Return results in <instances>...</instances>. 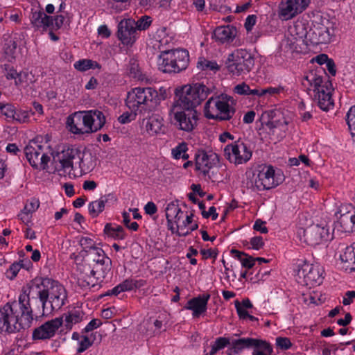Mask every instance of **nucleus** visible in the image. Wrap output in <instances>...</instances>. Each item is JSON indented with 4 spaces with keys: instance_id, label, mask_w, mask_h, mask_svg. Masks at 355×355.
<instances>
[{
    "instance_id": "nucleus-60",
    "label": "nucleus",
    "mask_w": 355,
    "mask_h": 355,
    "mask_svg": "<svg viewBox=\"0 0 355 355\" xmlns=\"http://www.w3.org/2000/svg\"><path fill=\"white\" fill-rule=\"evenodd\" d=\"M234 92L239 95H249L250 87L245 83L236 85Z\"/></svg>"
},
{
    "instance_id": "nucleus-18",
    "label": "nucleus",
    "mask_w": 355,
    "mask_h": 355,
    "mask_svg": "<svg viewBox=\"0 0 355 355\" xmlns=\"http://www.w3.org/2000/svg\"><path fill=\"white\" fill-rule=\"evenodd\" d=\"M275 170L272 166L264 167L258 173L254 180V186L259 191L268 190L278 185L275 180Z\"/></svg>"
},
{
    "instance_id": "nucleus-39",
    "label": "nucleus",
    "mask_w": 355,
    "mask_h": 355,
    "mask_svg": "<svg viewBox=\"0 0 355 355\" xmlns=\"http://www.w3.org/2000/svg\"><path fill=\"white\" fill-rule=\"evenodd\" d=\"M64 322L67 328L71 329L73 324L80 322L83 317V313L80 310H72L64 314Z\"/></svg>"
},
{
    "instance_id": "nucleus-42",
    "label": "nucleus",
    "mask_w": 355,
    "mask_h": 355,
    "mask_svg": "<svg viewBox=\"0 0 355 355\" xmlns=\"http://www.w3.org/2000/svg\"><path fill=\"white\" fill-rule=\"evenodd\" d=\"M107 200L100 199L98 200L91 202L89 204V212L92 216V217L94 218L98 216V214L104 210L105 204Z\"/></svg>"
},
{
    "instance_id": "nucleus-33",
    "label": "nucleus",
    "mask_w": 355,
    "mask_h": 355,
    "mask_svg": "<svg viewBox=\"0 0 355 355\" xmlns=\"http://www.w3.org/2000/svg\"><path fill=\"white\" fill-rule=\"evenodd\" d=\"M288 31L301 41L304 44H307L309 38V31H307L305 24L302 21L296 22L293 26H289Z\"/></svg>"
},
{
    "instance_id": "nucleus-46",
    "label": "nucleus",
    "mask_w": 355,
    "mask_h": 355,
    "mask_svg": "<svg viewBox=\"0 0 355 355\" xmlns=\"http://www.w3.org/2000/svg\"><path fill=\"white\" fill-rule=\"evenodd\" d=\"M340 257L343 262L355 266V252L353 244L351 246L347 247Z\"/></svg>"
},
{
    "instance_id": "nucleus-12",
    "label": "nucleus",
    "mask_w": 355,
    "mask_h": 355,
    "mask_svg": "<svg viewBox=\"0 0 355 355\" xmlns=\"http://www.w3.org/2000/svg\"><path fill=\"white\" fill-rule=\"evenodd\" d=\"M330 239L329 229L318 224H313L303 230L304 242L311 246L319 245Z\"/></svg>"
},
{
    "instance_id": "nucleus-61",
    "label": "nucleus",
    "mask_w": 355,
    "mask_h": 355,
    "mask_svg": "<svg viewBox=\"0 0 355 355\" xmlns=\"http://www.w3.org/2000/svg\"><path fill=\"white\" fill-rule=\"evenodd\" d=\"M235 307L241 319L247 318V316L249 315V313L246 311V309H244V307L241 306V303L238 300L235 301Z\"/></svg>"
},
{
    "instance_id": "nucleus-15",
    "label": "nucleus",
    "mask_w": 355,
    "mask_h": 355,
    "mask_svg": "<svg viewBox=\"0 0 355 355\" xmlns=\"http://www.w3.org/2000/svg\"><path fill=\"white\" fill-rule=\"evenodd\" d=\"M137 35L135 20L128 19L120 21L118 25L117 36L123 44L132 46L136 41Z\"/></svg>"
},
{
    "instance_id": "nucleus-47",
    "label": "nucleus",
    "mask_w": 355,
    "mask_h": 355,
    "mask_svg": "<svg viewBox=\"0 0 355 355\" xmlns=\"http://www.w3.org/2000/svg\"><path fill=\"white\" fill-rule=\"evenodd\" d=\"M197 67L201 70H219V66L215 61H210L204 58H200L197 63Z\"/></svg>"
},
{
    "instance_id": "nucleus-64",
    "label": "nucleus",
    "mask_w": 355,
    "mask_h": 355,
    "mask_svg": "<svg viewBox=\"0 0 355 355\" xmlns=\"http://www.w3.org/2000/svg\"><path fill=\"white\" fill-rule=\"evenodd\" d=\"M283 91V87H269L265 89H263V91L261 92L262 94L264 95H269V96H274L275 94H277Z\"/></svg>"
},
{
    "instance_id": "nucleus-24",
    "label": "nucleus",
    "mask_w": 355,
    "mask_h": 355,
    "mask_svg": "<svg viewBox=\"0 0 355 355\" xmlns=\"http://www.w3.org/2000/svg\"><path fill=\"white\" fill-rule=\"evenodd\" d=\"M175 62L170 50L161 51L157 60L158 69L164 73H179Z\"/></svg>"
},
{
    "instance_id": "nucleus-29",
    "label": "nucleus",
    "mask_w": 355,
    "mask_h": 355,
    "mask_svg": "<svg viewBox=\"0 0 355 355\" xmlns=\"http://www.w3.org/2000/svg\"><path fill=\"white\" fill-rule=\"evenodd\" d=\"M340 214L338 223L340 224L342 231L345 232H351L355 230V214L351 211L342 213L340 209L338 213Z\"/></svg>"
},
{
    "instance_id": "nucleus-22",
    "label": "nucleus",
    "mask_w": 355,
    "mask_h": 355,
    "mask_svg": "<svg viewBox=\"0 0 355 355\" xmlns=\"http://www.w3.org/2000/svg\"><path fill=\"white\" fill-rule=\"evenodd\" d=\"M331 33L328 27L324 25L314 26L309 31V41L312 44H327L330 42Z\"/></svg>"
},
{
    "instance_id": "nucleus-13",
    "label": "nucleus",
    "mask_w": 355,
    "mask_h": 355,
    "mask_svg": "<svg viewBox=\"0 0 355 355\" xmlns=\"http://www.w3.org/2000/svg\"><path fill=\"white\" fill-rule=\"evenodd\" d=\"M310 0H282L279 6V15L283 20H288L302 12Z\"/></svg>"
},
{
    "instance_id": "nucleus-27",
    "label": "nucleus",
    "mask_w": 355,
    "mask_h": 355,
    "mask_svg": "<svg viewBox=\"0 0 355 355\" xmlns=\"http://www.w3.org/2000/svg\"><path fill=\"white\" fill-rule=\"evenodd\" d=\"M314 93L313 100L321 110L328 111L334 107L331 92H326L324 87H322Z\"/></svg>"
},
{
    "instance_id": "nucleus-16",
    "label": "nucleus",
    "mask_w": 355,
    "mask_h": 355,
    "mask_svg": "<svg viewBox=\"0 0 355 355\" xmlns=\"http://www.w3.org/2000/svg\"><path fill=\"white\" fill-rule=\"evenodd\" d=\"M62 324V317L47 321L38 328L35 329L33 332V338L34 340L49 339L55 335Z\"/></svg>"
},
{
    "instance_id": "nucleus-35",
    "label": "nucleus",
    "mask_w": 355,
    "mask_h": 355,
    "mask_svg": "<svg viewBox=\"0 0 355 355\" xmlns=\"http://www.w3.org/2000/svg\"><path fill=\"white\" fill-rule=\"evenodd\" d=\"M304 44L301 41L298 40L291 33L287 31L285 35V39L282 41V46L290 52H300L301 51V45Z\"/></svg>"
},
{
    "instance_id": "nucleus-34",
    "label": "nucleus",
    "mask_w": 355,
    "mask_h": 355,
    "mask_svg": "<svg viewBox=\"0 0 355 355\" xmlns=\"http://www.w3.org/2000/svg\"><path fill=\"white\" fill-rule=\"evenodd\" d=\"M323 83L322 78L320 75H318L316 73L311 71L306 76H305L302 80V84L304 87H306L307 89H310V87H313V92L320 89L324 87L322 85Z\"/></svg>"
},
{
    "instance_id": "nucleus-51",
    "label": "nucleus",
    "mask_w": 355,
    "mask_h": 355,
    "mask_svg": "<svg viewBox=\"0 0 355 355\" xmlns=\"http://www.w3.org/2000/svg\"><path fill=\"white\" fill-rule=\"evenodd\" d=\"M0 112L3 115L12 119L16 112L15 107L12 105L3 103H0Z\"/></svg>"
},
{
    "instance_id": "nucleus-26",
    "label": "nucleus",
    "mask_w": 355,
    "mask_h": 355,
    "mask_svg": "<svg viewBox=\"0 0 355 355\" xmlns=\"http://www.w3.org/2000/svg\"><path fill=\"white\" fill-rule=\"evenodd\" d=\"M142 125L145 126L146 130L149 135L154 136L162 131L163 119L157 114H153L148 118L144 119Z\"/></svg>"
},
{
    "instance_id": "nucleus-54",
    "label": "nucleus",
    "mask_w": 355,
    "mask_h": 355,
    "mask_svg": "<svg viewBox=\"0 0 355 355\" xmlns=\"http://www.w3.org/2000/svg\"><path fill=\"white\" fill-rule=\"evenodd\" d=\"M80 245L83 248V250L86 253H89L93 248H96L92 243V240L88 237H83L80 240Z\"/></svg>"
},
{
    "instance_id": "nucleus-17",
    "label": "nucleus",
    "mask_w": 355,
    "mask_h": 355,
    "mask_svg": "<svg viewBox=\"0 0 355 355\" xmlns=\"http://www.w3.org/2000/svg\"><path fill=\"white\" fill-rule=\"evenodd\" d=\"M196 168L201 171L206 175L209 170L219 162V157L216 153L207 154L204 150H198L195 155Z\"/></svg>"
},
{
    "instance_id": "nucleus-3",
    "label": "nucleus",
    "mask_w": 355,
    "mask_h": 355,
    "mask_svg": "<svg viewBox=\"0 0 355 355\" xmlns=\"http://www.w3.org/2000/svg\"><path fill=\"white\" fill-rule=\"evenodd\" d=\"M211 89L201 83L183 86L180 90L176 89L175 94L178 99L173 104L182 107L195 109L202 101L207 98Z\"/></svg>"
},
{
    "instance_id": "nucleus-1",
    "label": "nucleus",
    "mask_w": 355,
    "mask_h": 355,
    "mask_svg": "<svg viewBox=\"0 0 355 355\" xmlns=\"http://www.w3.org/2000/svg\"><path fill=\"white\" fill-rule=\"evenodd\" d=\"M33 320V310L26 291L18 301L6 303L0 309V334H14L31 327Z\"/></svg>"
},
{
    "instance_id": "nucleus-21",
    "label": "nucleus",
    "mask_w": 355,
    "mask_h": 355,
    "mask_svg": "<svg viewBox=\"0 0 355 355\" xmlns=\"http://www.w3.org/2000/svg\"><path fill=\"white\" fill-rule=\"evenodd\" d=\"M87 130L90 133L99 130L105 123V117L101 111L94 110L85 111Z\"/></svg>"
},
{
    "instance_id": "nucleus-56",
    "label": "nucleus",
    "mask_w": 355,
    "mask_h": 355,
    "mask_svg": "<svg viewBox=\"0 0 355 355\" xmlns=\"http://www.w3.org/2000/svg\"><path fill=\"white\" fill-rule=\"evenodd\" d=\"M276 343L281 349L286 350L289 349L292 343L289 338L286 337H278L276 338Z\"/></svg>"
},
{
    "instance_id": "nucleus-58",
    "label": "nucleus",
    "mask_w": 355,
    "mask_h": 355,
    "mask_svg": "<svg viewBox=\"0 0 355 355\" xmlns=\"http://www.w3.org/2000/svg\"><path fill=\"white\" fill-rule=\"evenodd\" d=\"M30 117L28 111H16L14 119L19 123H26L28 121Z\"/></svg>"
},
{
    "instance_id": "nucleus-23",
    "label": "nucleus",
    "mask_w": 355,
    "mask_h": 355,
    "mask_svg": "<svg viewBox=\"0 0 355 355\" xmlns=\"http://www.w3.org/2000/svg\"><path fill=\"white\" fill-rule=\"evenodd\" d=\"M209 298L210 295L209 294L193 297L188 301L185 308L193 311L194 318H198L200 315L206 311Z\"/></svg>"
},
{
    "instance_id": "nucleus-9",
    "label": "nucleus",
    "mask_w": 355,
    "mask_h": 355,
    "mask_svg": "<svg viewBox=\"0 0 355 355\" xmlns=\"http://www.w3.org/2000/svg\"><path fill=\"white\" fill-rule=\"evenodd\" d=\"M52 162L58 171L73 169V161L79 157L81 152L76 148L64 146L60 151L52 153Z\"/></svg>"
},
{
    "instance_id": "nucleus-28",
    "label": "nucleus",
    "mask_w": 355,
    "mask_h": 355,
    "mask_svg": "<svg viewBox=\"0 0 355 355\" xmlns=\"http://www.w3.org/2000/svg\"><path fill=\"white\" fill-rule=\"evenodd\" d=\"M170 52L174 62H175V65L178 68L179 73L185 70L189 63V52L184 49L170 50Z\"/></svg>"
},
{
    "instance_id": "nucleus-20",
    "label": "nucleus",
    "mask_w": 355,
    "mask_h": 355,
    "mask_svg": "<svg viewBox=\"0 0 355 355\" xmlns=\"http://www.w3.org/2000/svg\"><path fill=\"white\" fill-rule=\"evenodd\" d=\"M78 270L80 272L78 277V284L81 287H86L92 285L95 286L94 279H95V271L94 270V265L89 263H85L79 265Z\"/></svg>"
},
{
    "instance_id": "nucleus-25",
    "label": "nucleus",
    "mask_w": 355,
    "mask_h": 355,
    "mask_svg": "<svg viewBox=\"0 0 355 355\" xmlns=\"http://www.w3.org/2000/svg\"><path fill=\"white\" fill-rule=\"evenodd\" d=\"M236 28L233 26L217 27L214 31V37L220 43H229L233 41L236 35Z\"/></svg>"
},
{
    "instance_id": "nucleus-32",
    "label": "nucleus",
    "mask_w": 355,
    "mask_h": 355,
    "mask_svg": "<svg viewBox=\"0 0 355 355\" xmlns=\"http://www.w3.org/2000/svg\"><path fill=\"white\" fill-rule=\"evenodd\" d=\"M31 21L33 25L37 28H45L53 25L52 17L48 16L41 10L32 12Z\"/></svg>"
},
{
    "instance_id": "nucleus-41",
    "label": "nucleus",
    "mask_w": 355,
    "mask_h": 355,
    "mask_svg": "<svg viewBox=\"0 0 355 355\" xmlns=\"http://www.w3.org/2000/svg\"><path fill=\"white\" fill-rule=\"evenodd\" d=\"M91 260V264L96 265V263H99L104 261L107 259V257L105 254L104 251L99 248H93L90 252L88 253Z\"/></svg>"
},
{
    "instance_id": "nucleus-53",
    "label": "nucleus",
    "mask_w": 355,
    "mask_h": 355,
    "mask_svg": "<svg viewBox=\"0 0 355 355\" xmlns=\"http://www.w3.org/2000/svg\"><path fill=\"white\" fill-rule=\"evenodd\" d=\"M136 116L137 111L132 112L131 110L130 112H126L123 113L121 116H119L118 121L121 124H125L135 120L136 119Z\"/></svg>"
},
{
    "instance_id": "nucleus-10",
    "label": "nucleus",
    "mask_w": 355,
    "mask_h": 355,
    "mask_svg": "<svg viewBox=\"0 0 355 355\" xmlns=\"http://www.w3.org/2000/svg\"><path fill=\"white\" fill-rule=\"evenodd\" d=\"M224 156L231 163L241 164L250 160L252 150L245 144L239 140L225 147Z\"/></svg>"
},
{
    "instance_id": "nucleus-44",
    "label": "nucleus",
    "mask_w": 355,
    "mask_h": 355,
    "mask_svg": "<svg viewBox=\"0 0 355 355\" xmlns=\"http://www.w3.org/2000/svg\"><path fill=\"white\" fill-rule=\"evenodd\" d=\"M272 348L267 342L260 340L258 346L254 347L252 355H271Z\"/></svg>"
},
{
    "instance_id": "nucleus-62",
    "label": "nucleus",
    "mask_w": 355,
    "mask_h": 355,
    "mask_svg": "<svg viewBox=\"0 0 355 355\" xmlns=\"http://www.w3.org/2000/svg\"><path fill=\"white\" fill-rule=\"evenodd\" d=\"M250 244L253 249L259 250L264 245L263 239L261 236H254L250 240Z\"/></svg>"
},
{
    "instance_id": "nucleus-2",
    "label": "nucleus",
    "mask_w": 355,
    "mask_h": 355,
    "mask_svg": "<svg viewBox=\"0 0 355 355\" xmlns=\"http://www.w3.org/2000/svg\"><path fill=\"white\" fill-rule=\"evenodd\" d=\"M24 291H26L29 299L31 295L33 298H39L43 309L42 315H44L45 309L50 311L59 310L67 299L65 288L58 282L47 277L33 279Z\"/></svg>"
},
{
    "instance_id": "nucleus-31",
    "label": "nucleus",
    "mask_w": 355,
    "mask_h": 355,
    "mask_svg": "<svg viewBox=\"0 0 355 355\" xmlns=\"http://www.w3.org/2000/svg\"><path fill=\"white\" fill-rule=\"evenodd\" d=\"M259 340V339L252 338L234 339L231 342V349L235 353H239L244 349L254 348L255 346H258Z\"/></svg>"
},
{
    "instance_id": "nucleus-38",
    "label": "nucleus",
    "mask_w": 355,
    "mask_h": 355,
    "mask_svg": "<svg viewBox=\"0 0 355 355\" xmlns=\"http://www.w3.org/2000/svg\"><path fill=\"white\" fill-rule=\"evenodd\" d=\"M230 252L232 254H235V257L241 261L243 267L250 269L254 266L255 259L252 256H249L245 252H240L236 249H232Z\"/></svg>"
},
{
    "instance_id": "nucleus-40",
    "label": "nucleus",
    "mask_w": 355,
    "mask_h": 355,
    "mask_svg": "<svg viewBox=\"0 0 355 355\" xmlns=\"http://www.w3.org/2000/svg\"><path fill=\"white\" fill-rule=\"evenodd\" d=\"M104 232L106 234L114 239H123L125 238L124 230L120 225H116L114 227L110 223H107L105 226Z\"/></svg>"
},
{
    "instance_id": "nucleus-8",
    "label": "nucleus",
    "mask_w": 355,
    "mask_h": 355,
    "mask_svg": "<svg viewBox=\"0 0 355 355\" xmlns=\"http://www.w3.org/2000/svg\"><path fill=\"white\" fill-rule=\"evenodd\" d=\"M321 269L319 266L304 262L299 266L296 280L302 286L312 288L322 282Z\"/></svg>"
},
{
    "instance_id": "nucleus-30",
    "label": "nucleus",
    "mask_w": 355,
    "mask_h": 355,
    "mask_svg": "<svg viewBox=\"0 0 355 355\" xmlns=\"http://www.w3.org/2000/svg\"><path fill=\"white\" fill-rule=\"evenodd\" d=\"M77 159H79V167L84 173L91 172L96 166V157L90 152H84Z\"/></svg>"
},
{
    "instance_id": "nucleus-7",
    "label": "nucleus",
    "mask_w": 355,
    "mask_h": 355,
    "mask_svg": "<svg viewBox=\"0 0 355 355\" xmlns=\"http://www.w3.org/2000/svg\"><path fill=\"white\" fill-rule=\"evenodd\" d=\"M171 112L173 114L174 125L180 130L191 132L197 125L198 115L196 110L173 104Z\"/></svg>"
},
{
    "instance_id": "nucleus-50",
    "label": "nucleus",
    "mask_w": 355,
    "mask_h": 355,
    "mask_svg": "<svg viewBox=\"0 0 355 355\" xmlns=\"http://www.w3.org/2000/svg\"><path fill=\"white\" fill-rule=\"evenodd\" d=\"M119 285L122 289V291L123 292L126 291H131L135 288L140 287L142 284L137 280L127 279Z\"/></svg>"
},
{
    "instance_id": "nucleus-49",
    "label": "nucleus",
    "mask_w": 355,
    "mask_h": 355,
    "mask_svg": "<svg viewBox=\"0 0 355 355\" xmlns=\"http://www.w3.org/2000/svg\"><path fill=\"white\" fill-rule=\"evenodd\" d=\"M152 23L151 17L144 15L135 21V29L137 31H143L149 28Z\"/></svg>"
},
{
    "instance_id": "nucleus-63",
    "label": "nucleus",
    "mask_w": 355,
    "mask_h": 355,
    "mask_svg": "<svg viewBox=\"0 0 355 355\" xmlns=\"http://www.w3.org/2000/svg\"><path fill=\"white\" fill-rule=\"evenodd\" d=\"M229 344L231 345V343L228 338L220 337L216 340L213 345H214L218 350H220Z\"/></svg>"
},
{
    "instance_id": "nucleus-45",
    "label": "nucleus",
    "mask_w": 355,
    "mask_h": 355,
    "mask_svg": "<svg viewBox=\"0 0 355 355\" xmlns=\"http://www.w3.org/2000/svg\"><path fill=\"white\" fill-rule=\"evenodd\" d=\"M180 214H183V211L174 202L169 203L166 208V217L168 223H171L173 217H177Z\"/></svg>"
},
{
    "instance_id": "nucleus-5",
    "label": "nucleus",
    "mask_w": 355,
    "mask_h": 355,
    "mask_svg": "<svg viewBox=\"0 0 355 355\" xmlns=\"http://www.w3.org/2000/svg\"><path fill=\"white\" fill-rule=\"evenodd\" d=\"M157 92L152 87H136L128 93L125 104L132 112L142 105L152 106L157 103Z\"/></svg>"
},
{
    "instance_id": "nucleus-52",
    "label": "nucleus",
    "mask_w": 355,
    "mask_h": 355,
    "mask_svg": "<svg viewBox=\"0 0 355 355\" xmlns=\"http://www.w3.org/2000/svg\"><path fill=\"white\" fill-rule=\"evenodd\" d=\"M17 42L14 40H7L4 46V51L6 55L13 58L17 49Z\"/></svg>"
},
{
    "instance_id": "nucleus-4",
    "label": "nucleus",
    "mask_w": 355,
    "mask_h": 355,
    "mask_svg": "<svg viewBox=\"0 0 355 355\" xmlns=\"http://www.w3.org/2000/svg\"><path fill=\"white\" fill-rule=\"evenodd\" d=\"M225 65L228 71L234 76L248 74L254 65V60L250 53L245 49H237L229 54Z\"/></svg>"
},
{
    "instance_id": "nucleus-48",
    "label": "nucleus",
    "mask_w": 355,
    "mask_h": 355,
    "mask_svg": "<svg viewBox=\"0 0 355 355\" xmlns=\"http://www.w3.org/2000/svg\"><path fill=\"white\" fill-rule=\"evenodd\" d=\"M128 73L130 77L133 78H139L140 77L141 72L139 67V64L134 59H131L129 62L128 67Z\"/></svg>"
},
{
    "instance_id": "nucleus-19",
    "label": "nucleus",
    "mask_w": 355,
    "mask_h": 355,
    "mask_svg": "<svg viewBox=\"0 0 355 355\" xmlns=\"http://www.w3.org/2000/svg\"><path fill=\"white\" fill-rule=\"evenodd\" d=\"M67 124L69 130L76 135L89 134L85 111L75 112L67 117Z\"/></svg>"
},
{
    "instance_id": "nucleus-14",
    "label": "nucleus",
    "mask_w": 355,
    "mask_h": 355,
    "mask_svg": "<svg viewBox=\"0 0 355 355\" xmlns=\"http://www.w3.org/2000/svg\"><path fill=\"white\" fill-rule=\"evenodd\" d=\"M272 114V112L268 114L270 119L266 123L268 134L270 136L271 139L280 141L286 135L288 121L284 116L280 119H274Z\"/></svg>"
},
{
    "instance_id": "nucleus-55",
    "label": "nucleus",
    "mask_w": 355,
    "mask_h": 355,
    "mask_svg": "<svg viewBox=\"0 0 355 355\" xmlns=\"http://www.w3.org/2000/svg\"><path fill=\"white\" fill-rule=\"evenodd\" d=\"M187 144L182 142L172 150V155L175 159H178L181 158L182 153H184V151H187Z\"/></svg>"
},
{
    "instance_id": "nucleus-59",
    "label": "nucleus",
    "mask_w": 355,
    "mask_h": 355,
    "mask_svg": "<svg viewBox=\"0 0 355 355\" xmlns=\"http://www.w3.org/2000/svg\"><path fill=\"white\" fill-rule=\"evenodd\" d=\"M93 342L91 341L87 336H84L83 340L80 342V346L77 349V352L80 354L87 349L92 345Z\"/></svg>"
},
{
    "instance_id": "nucleus-57",
    "label": "nucleus",
    "mask_w": 355,
    "mask_h": 355,
    "mask_svg": "<svg viewBox=\"0 0 355 355\" xmlns=\"http://www.w3.org/2000/svg\"><path fill=\"white\" fill-rule=\"evenodd\" d=\"M346 121L349 129L355 130V106L352 107L348 111Z\"/></svg>"
},
{
    "instance_id": "nucleus-37",
    "label": "nucleus",
    "mask_w": 355,
    "mask_h": 355,
    "mask_svg": "<svg viewBox=\"0 0 355 355\" xmlns=\"http://www.w3.org/2000/svg\"><path fill=\"white\" fill-rule=\"evenodd\" d=\"M111 265L112 261L110 258H107V259L104 261L99 263H96L94 265V270L95 271V279H104L106 275L111 270Z\"/></svg>"
},
{
    "instance_id": "nucleus-36",
    "label": "nucleus",
    "mask_w": 355,
    "mask_h": 355,
    "mask_svg": "<svg viewBox=\"0 0 355 355\" xmlns=\"http://www.w3.org/2000/svg\"><path fill=\"white\" fill-rule=\"evenodd\" d=\"M4 70V75L7 79H14L16 85L22 83L27 76L26 72H18L13 67L8 64H5L3 69Z\"/></svg>"
},
{
    "instance_id": "nucleus-43",
    "label": "nucleus",
    "mask_w": 355,
    "mask_h": 355,
    "mask_svg": "<svg viewBox=\"0 0 355 355\" xmlns=\"http://www.w3.org/2000/svg\"><path fill=\"white\" fill-rule=\"evenodd\" d=\"M74 67L80 71H85L89 69L101 68V65L92 60H80L74 64Z\"/></svg>"
},
{
    "instance_id": "nucleus-6",
    "label": "nucleus",
    "mask_w": 355,
    "mask_h": 355,
    "mask_svg": "<svg viewBox=\"0 0 355 355\" xmlns=\"http://www.w3.org/2000/svg\"><path fill=\"white\" fill-rule=\"evenodd\" d=\"M205 116L209 119L227 121L232 118L235 109L221 101L217 96L211 97L205 105Z\"/></svg>"
},
{
    "instance_id": "nucleus-11",
    "label": "nucleus",
    "mask_w": 355,
    "mask_h": 355,
    "mask_svg": "<svg viewBox=\"0 0 355 355\" xmlns=\"http://www.w3.org/2000/svg\"><path fill=\"white\" fill-rule=\"evenodd\" d=\"M35 146L29 144L24 148V153L30 164L35 169L39 166L42 170H47L48 163L50 161V157L42 153V146L34 143Z\"/></svg>"
}]
</instances>
